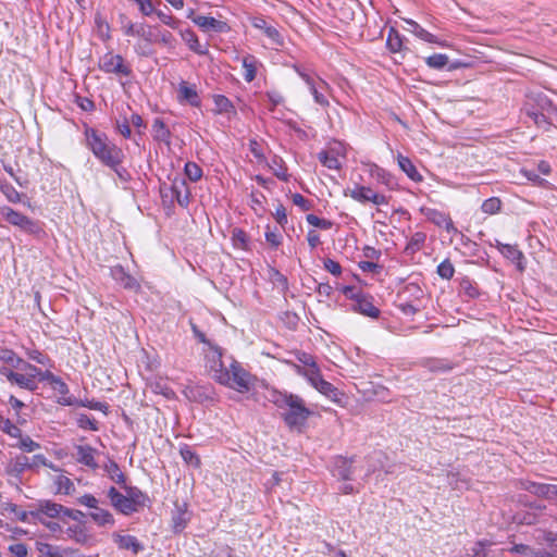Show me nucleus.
<instances>
[{
  "mask_svg": "<svg viewBox=\"0 0 557 557\" xmlns=\"http://www.w3.org/2000/svg\"><path fill=\"white\" fill-rule=\"evenodd\" d=\"M265 398L282 410V419L289 429H298L306 424L313 414L306 401L297 394L275 388L268 389Z\"/></svg>",
  "mask_w": 557,
  "mask_h": 557,
  "instance_id": "obj_1",
  "label": "nucleus"
},
{
  "mask_svg": "<svg viewBox=\"0 0 557 557\" xmlns=\"http://www.w3.org/2000/svg\"><path fill=\"white\" fill-rule=\"evenodd\" d=\"M86 145L94 156L104 165L119 173V166L124 160L123 150L109 140L108 136L94 128L85 131Z\"/></svg>",
  "mask_w": 557,
  "mask_h": 557,
  "instance_id": "obj_2",
  "label": "nucleus"
},
{
  "mask_svg": "<svg viewBox=\"0 0 557 557\" xmlns=\"http://www.w3.org/2000/svg\"><path fill=\"white\" fill-rule=\"evenodd\" d=\"M218 382L238 393H247L253 385L255 376L244 369L238 361L232 358V362L226 371L218 375Z\"/></svg>",
  "mask_w": 557,
  "mask_h": 557,
  "instance_id": "obj_3",
  "label": "nucleus"
},
{
  "mask_svg": "<svg viewBox=\"0 0 557 557\" xmlns=\"http://www.w3.org/2000/svg\"><path fill=\"white\" fill-rule=\"evenodd\" d=\"M0 213L10 224L20 227L28 234H36L40 231L37 222L10 207L4 206L0 208Z\"/></svg>",
  "mask_w": 557,
  "mask_h": 557,
  "instance_id": "obj_4",
  "label": "nucleus"
},
{
  "mask_svg": "<svg viewBox=\"0 0 557 557\" xmlns=\"http://www.w3.org/2000/svg\"><path fill=\"white\" fill-rule=\"evenodd\" d=\"M99 67L108 74H115L119 76H129L132 74L129 65L124 62L122 55L114 54L112 52L106 53L100 59Z\"/></svg>",
  "mask_w": 557,
  "mask_h": 557,
  "instance_id": "obj_5",
  "label": "nucleus"
},
{
  "mask_svg": "<svg viewBox=\"0 0 557 557\" xmlns=\"http://www.w3.org/2000/svg\"><path fill=\"white\" fill-rule=\"evenodd\" d=\"M205 356L207 364L213 373L214 380L218 382V375H221V373H224L227 369L222 360V348L214 344H210V346L205 350Z\"/></svg>",
  "mask_w": 557,
  "mask_h": 557,
  "instance_id": "obj_6",
  "label": "nucleus"
},
{
  "mask_svg": "<svg viewBox=\"0 0 557 557\" xmlns=\"http://www.w3.org/2000/svg\"><path fill=\"white\" fill-rule=\"evenodd\" d=\"M345 195H349L352 199L359 202L370 201L377 206L387 203L386 196L374 193L370 187L366 186H356L354 189L346 191Z\"/></svg>",
  "mask_w": 557,
  "mask_h": 557,
  "instance_id": "obj_7",
  "label": "nucleus"
},
{
  "mask_svg": "<svg viewBox=\"0 0 557 557\" xmlns=\"http://www.w3.org/2000/svg\"><path fill=\"white\" fill-rule=\"evenodd\" d=\"M64 510L65 507H63L60 504L45 500L40 502L38 505V509L36 511H32L30 513L37 518L42 523H46L44 517L48 518H57L60 517L61 519H64Z\"/></svg>",
  "mask_w": 557,
  "mask_h": 557,
  "instance_id": "obj_8",
  "label": "nucleus"
},
{
  "mask_svg": "<svg viewBox=\"0 0 557 557\" xmlns=\"http://www.w3.org/2000/svg\"><path fill=\"white\" fill-rule=\"evenodd\" d=\"M108 498L112 507L123 515H131L136 512V508L132 506L126 494L120 493L114 486H111L107 493Z\"/></svg>",
  "mask_w": 557,
  "mask_h": 557,
  "instance_id": "obj_9",
  "label": "nucleus"
},
{
  "mask_svg": "<svg viewBox=\"0 0 557 557\" xmlns=\"http://www.w3.org/2000/svg\"><path fill=\"white\" fill-rule=\"evenodd\" d=\"M250 23L255 28L263 32V34L270 39L272 45L283 46L284 39L276 27L270 25L262 16H253L250 18Z\"/></svg>",
  "mask_w": 557,
  "mask_h": 557,
  "instance_id": "obj_10",
  "label": "nucleus"
},
{
  "mask_svg": "<svg viewBox=\"0 0 557 557\" xmlns=\"http://www.w3.org/2000/svg\"><path fill=\"white\" fill-rule=\"evenodd\" d=\"M421 212L430 222L444 227L448 233H457V228L448 214L432 208H422Z\"/></svg>",
  "mask_w": 557,
  "mask_h": 557,
  "instance_id": "obj_11",
  "label": "nucleus"
},
{
  "mask_svg": "<svg viewBox=\"0 0 557 557\" xmlns=\"http://www.w3.org/2000/svg\"><path fill=\"white\" fill-rule=\"evenodd\" d=\"M29 467V458L25 455H18L12 458L5 466V474L16 480L15 484L22 482L23 472Z\"/></svg>",
  "mask_w": 557,
  "mask_h": 557,
  "instance_id": "obj_12",
  "label": "nucleus"
},
{
  "mask_svg": "<svg viewBox=\"0 0 557 557\" xmlns=\"http://www.w3.org/2000/svg\"><path fill=\"white\" fill-rule=\"evenodd\" d=\"M178 100L180 102H187L193 107L200 106V98L198 96L195 85H188L186 82H181L178 85Z\"/></svg>",
  "mask_w": 557,
  "mask_h": 557,
  "instance_id": "obj_13",
  "label": "nucleus"
},
{
  "mask_svg": "<svg viewBox=\"0 0 557 557\" xmlns=\"http://www.w3.org/2000/svg\"><path fill=\"white\" fill-rule=\"evenodd\" d=\"M301 76L309 86V89L314 98V101L323 107L329 106V101L322 92V90L326 88V83L323 82L322 79L314 81L306 74H302Z\"/></svg>",
  "mask_w": 557,
  "mask_h": 557,
  "instance_id": "obj_14",
  "label": "nucleus"
},
{
  "mask_svg": "<svg viewBox=\"0 0 557 557\" xmlns=\"http://www.w3.org/2000/svg\"><path fill=\"white\" fill-rule=\"evenodd\" d=\"M524 490L541 497L554 498L557 496V485L527 482L524 483Z\"/></svg>",
  "mask_w": 557,
  "mask_h": 557,
  "instance_id": "obj_15",
  "label": "nucleus"
},
{
  "mask_svg": "<svg viewBox=\"0 0 557 557\" xmlns=\"http://www.w3.org/2000/svg\"><path fill=\"white\" fill-rule=\"evenodd\" d=\"M95 448L88 445H78L76 446L75 458L79 463L85 465L86 467H89L95 470L98 468V465L95 460Z\"/></svg>",
  "mask_w": 557,
  "mask_h": 557,
  "instance_id": "obj_16",
  "label": "nucleus"
},
{
  "mask_svg": "<svg viewBox=\"0 0 557 557\" xmlns=\"http://www.w3.org/2000/svg\"><path fill=\"white\" fill-rule=\"evenodd\" d=\"M171 191L180 206L187 207L189 203V190L186 186L185 180L175 178L171 185Z\"/></svg>",
  "mask_w": 557,
  "mask_h": 557,
  "instance_id": "obj_17",
  "label": "nucleus"
},
{
  "mask_svg": "<svg viewBox=\"0 0 557 557\" xmlns=\"http://www.w3.org/2000/svg\"><path fill=\"white\" fill-rule=\"evenodd\" d=\"M193 22L205 32L212 29L222 33L226 28V24L224 22L211 16L199 15L193 18Z\"/></svg>",
  "mask_w": 557,
  "mask_h": 557,
  "instance_id": "obj_18",
  "label": "nucleus"
},
{
  "mask_svg": "<svg viewBox=\"0 0 557 557\" xmlns=\"http://www.w3.org/2000/svg\"><path fill=\"white\" fill-rule=\"evenodd\" d=\"M113 540L121 549L132 550L134 554H137L143 549V545L133 535H122L120 533H114Z\"/></svg>",
  "mask_w": 557,
  "mask_h": 557,
  "instance_id": "obj_19",
  "label": "nucleus"
},
{
  "mask_svg": "<svg viewBox=\"0 0 557 557\" xmlns=\"http://www.w3.org/2000/svg\"><path fill=\"white\" fill-rule=\"evenodd\" d=\"M497 247L499 248L500 252L512 262L517 263L518 269L520 271L524 270V267L522 265L523 260V253L517 248L515 245L509 244H502L497 242Z\"/></svg>",
  "mask_w": 557,
  "mask_h": 557,
  "instance_id": "obj_20",
  "label": "nucleus"
},
{
  "mask_svg": "<svg viewBox=\"0 0 557 557\" xmlns=\"http://www.w3.org/2000/svg\"><path fill=\"white\" fill-rule=\"evenodd\" d=\"M2 373L7 375V379L11 383L18 385L20 387L26 388L28 391H35L37 388L36 382L33 379H30L29 376H27L26 374L13 372V371L2 372Z\"/></svg>",
  "mask_w": 557,
  "mask_h": 557,
  "instance_id": "obj_21",
  "label": "nucleus"
},
{
  "mask_svg": "<svg viewBox=\"0 0 557 557\" xmlns=\"http://www.w3.org/2000/svg\"><path fill=\"white\" fill-rule=\"evenodd\" d=\"M89 517L99 527H112L115 523L113 515L99 506L89 513Z\"/></svg>",
  "mask_w": 557,
  "mask_h": 557,
  "instance_id": "obj_22",
  "label": "nucleus"
},
{
  "mask_svg": "<svg viewBox=\"0 0 557 557\" xmlns=\"http://www.w3.org/2000/svg\"><path fill=\"white\" fill-rule=\"evenodd\" d=\"M189 521L186 505L176 506V511L172 516V524L175 533L182 532Z\"/></svg>",
  "mask_w": 557,
  "mask_h": 557,
  "instance_id": "obj_23",
  "label": "nucleus"
},
{
  "mask_svg": "<svg viewBox=\"0 0 557 557\" xmlns=\"http://www.w3.org/2000/svg\"><path fill=\"white\" fill-rule=\"evenodd\" d=\"M397 161L399 168L414 182H421L423 180L422 175L418 172L414 164L411 160L403 154L397 156Z\"/></svg>",
  "mask_w": 557,
  "mask_h": 557,
  "instance_id": "obj_24",
  "label": "nucleus"
},
{
  "mask_svg": "<svg viewBox=\"0 0 557 557\" xmlns=\"http://www.w3.org/2000/svg\"><path fill=\"white\" fill-rule=\"evenodd\" d=\"M122 487L126 492V496L131 502L132 506L136 508V511L143 506H145L146 495L135 486H127L126 483L122 485Z\"/></svg>",
  "mask_w": 557,
  "mask_h": 557,
  "instance_id": "obj_25",
  "label": "nucleus"
},
{
  "mask_svg": "<svg viewBox=\"0 0 557 557\" xmlns=\"http://www.w3.org/2000/svg\"><path fill=\"white\" fill-rule=\"evenodd\" d=\"M422 366L431 372H447L453 369V363L446 359L429 358L422 361Z\"/></svg>",
  "mask_w": 557,
  "mask_h": 557,
  "instance_id": "obj_26",
  "label": "nucleus"
},
{
  "mask_svg": "<svg viewBox=\"0 0 557 557\" xmlns=\"http://www.w3.org/2000/svg\"><path fill=\"white\" fill-rule=\"evenodd\" d=\"M318 159L324 166L331 170H338L341 168L339 159L334 149L320 151Z\"/></svg>",
  "mask_w": 557,
  "mask_h": 557,
  "instance_id": "obj_27",
  "label": "nucleus"
},
{
  "mask_svg": "<svg viewBox=\"0 0 557 557\" xmlns=\"http://www.w3.org/2000/svg\"><path fill=\"white\" fill-rule=\"evenodd\" d=\"M351 460L338 457L334 466V474L342 480H351Z\"/></svg>",
  "mask_w": 557,
  "mask_h": 557,
  "instance_id": "obj_28",
  "label": "nucleus"
},
{
  "mask_svg": "<svg viewBox=\"0 0 557 557\" xmlns=\"http://www.w3.org/2000/svg\"><path fill=\"white\" fill-rule=\"evenodd\" d=\"M258 63V60L251 54L243 58L242 64L245 70L244 78L246 82L250 83L256 78Z\"/></svg>",
  "mask_w": 557,
  "mask_h": 557,
  "instance_id": "obj_29",
  "label": "nucleus"
},
{
  "mask_svg": "<svg viewBox=\"0 0 557 557\" xmlns=\"http://www.w3.org/2000/svg\"><path fill=\"white\" fill-rule=\"evenodd\" d=\"M406 25V30L414 34L418 38L426 42H436L435 36L422 28L417 22L407 20Z\"/></svg>",
  "mask_w": 557,
  "mask_h": 557,
  "instance_id": "obj_30",
  "label": "nucleus"
},
{
  "mask_svg": "<svg viewBox=\"0 0 557 557\" xmlns=\"http://www.w3.org/2000/svg\"><path fill=\"white\" fill-rule=\"evenodd\" d=\"M511 550L520 554L522 557H555L553 554L544 549H534L524 544H517L511 548Z\"/></svg>",
  "mask_w": 557,
  "mask_h": 557,
  "instance_id": "obj_31",
  "label": "nucleus"
},
{
  "mask_svg": "<svg viewBox=\"0 0 557 557\" xmlns=\"http://www.w3.org/2000/svg\"><path fill=\"white\" fill-rule=\"evenodd\" d=\"M104 470L110 476V479L116 484H120L122 486L126 483V478L115 461L109 460L104 465Z\"/></svg>",
  "mask_w": 557,
  "mask_h": 557,
  "instance_id": "obj_32",
  "label": "nucleus"
},
{
  "mask_svg": "<svg viewBox=\"0 0 557 557\" xmlns=\"http://www.w3.org/2000/svg\"><path fill=\"white\" fill-rule=\"evenodd\" d=\"M317 391L330 398L332 401L337 404L341 403L343 393H341L332 383L324 380L323 382H320Z\"/></svg>",
  "mask_w": 557,
  "mask_h": 557,
  "instance_id": "obj_33",
  "label": "nucleus"
},
{
  "mask_svg": "<svg viewBox=\"0 0 557 557\" xmlns=\"http://www.w3.org/2000/svg\"><path fill=\"white\" fill-rule=\"evenodd\" d=\"M182 39L188 45L189 49L194 52L203 55L207 53V50L201 49L199 40L196 34L191 29L181 30Z\"/></svg>",
  "mask_w": 557,
  "mask_h": 557,
  "instance_id": "obj_34",
  "label": "nucleus"
},
{
  "mask_svg": "<svg viewBox=\"0 0 557 557\" xmlns=\"http://www.w3.org/2000/svg\"><path fill=\"white\" fill-rule=\"evenodd\" d=\"M355 310L371 318H376L380 313V310L367 298L357 299Z\"/></svg>",
  "mask_w": 557,
  "mask_h": 557,
  "instance_id": "obj_35",
  "label": "nucleus"
},
{
  "mask_svg": "<svg viewBox=\"0 0 557 557\" xmlns=\"http://www.w3.org/2000/svg\"><path fill=\"white\" fill-rule=\"evenodd\" d=\"M386 46L393 53L400 52L404 50V42L400 34L395 29L391 28L386 39Z\"/></svg>",
  "mask_w": 557,
  "mask_h": 557,
  "instance_id": "obj_36",
  "label": "nucleus"
},
{
  "mask_svg": "<svg viewBox=\"0 0 557 557\" xmlns=\"http://www.w3.org/2000/svg\"><path fill=\"white\" fill-rule=\"evenodd\" d=\"M425 239H426V235L425 233L423 232H416L409 239L406 248H405V251L408 253V255H413L416 253L417 251H419L422 246L424 245L425 243Z\"/></svg>",
  "mask_w": 557,
  "mask_h": 557,
  "instance_id": "obj_37",
  "label": "nucleus"
},
{
  "mask_svg": "<svg viewBox=\"0 0 557 557\" xmlns=\"http://www.w3.org/2000/svg\"><path fill=\"white\" fill-rule=\"evenodd\" d=\"M153 137L156 140L169 144L171 136L170 129L161 119H156L152 124Z\"/></svg>",
  "mask_w": 557,
  "mask_h": 557,
  "instance_id": "obj_38",
  "label": "nucleus"
},
{
  "mask_svg": "<svg viewBox=\"0 0 557 557\" xmlns=\"http://www.w3.org/2000/svg\"><path fill=\"white\" fill-rule=\"evenodd\" d=\"M66 534L79 544H85L88 541V535L82 525H72L66 529Z\"/></svg>",
  "mask_w": 557,
  "mask_h": 557,
  "instance_id": "obj_39",
  "label": "nucleus"
},
{
  "mask_svg": "<svg viewBox=\"0 0 557 557\" xmlns=\"http://www.w3.org/2000/svg\"><path fill=\"white\" fill-rule=\"evenodd\" d=\"M0 360L14 368H18L21 363H24V360L21 359L13 350L7 348L0 349Z\"/></svg>",
  "mask_w": 557,
  "mask_h": 557,
  "instance_id": "obj_40",
  "label": "nucleus"
},
{
  "mask_svg": "<svg viewBox=\"0 0 557 557\" xmlns=\"http://www.w3.org/2000/svg\"><path fill=\"white\" fill-rule=\"evenodd\" d=\"M113 275L116 280L121 281L122 285L125 288H136L138 286L136 280L132 277L131 275L126 274L122 268H116L113 271Z\"/></svg>",
  "mask_w": 557,
  "mask_h": 557,
  "instance_id": "obj_41",
  "label": "nucleus"
},
{
  "mask_svg": "<svg viewBox=\"0 0 557 557\" xmlns=\"http://www.w3.org/2000/svg\"><path fill=\"white\" fill-rule=\"evenodd\" d=\"M122 27L126 36H140L147 39L145 26L143 24L136 25L129 21L122 22Z\"/></svg>",
  "mask_w": 557,
  "mask_h": 557,
  "instance_id": "obj_42",
  "label": "nucleus"
},
{
  "mask_svg": "<svg viewBox=\"0 0 557 557\" xmlns=\"http://www.w3.org/2000/svg\"><path fill=\"white\" fill-rule=\"evenodd\" d=\"M448 57L443 53H435L425 59L426 64L435 70H442L448 64Z\"/></svg>",
  "mask_w": 557,
  "mask_h": 557,
  "instance_id": "obj_43",
  "label": "nucleus"
},
{
  "mask_svg": "<svg viewBox=\"0 0 557 557\" xmlns=\"http://www.w3.org/2000/svg\"><path fill=\"white\" fill-rule=\"evenodd\" d=\"M437 274L444 280H450L454 276L455 268L449 259H445L437 265Z\"/></svg>",
  "mask_w": 557,
  "mask_h": 557,
  "instance_id": "obj_44",
  "label": "nucleus"
},
{
  "mask_svg": "<svg viewBox=\"0 0 557 557\" xmlns=\"http://www.w3.org/2000/svg\"><path fill=\"white\" fill-rule=\"evenodd\" d=\"M502 201L497 197H492L482 203V211L487 214H495L500 210Z\"/></svg>",
  "mask_w": 557,
  "mask_h": 557,
  "instance_id": "obj_45",
  "label": "nucleus"
},
{
  "mask_svg": "<svg viewBox=\"0 0 557 557\" xmlns=\"http://www.w3.org/2000/svg\"><path fill=\"white\" fill-rule=\"evenodd\" d=\"M185 174L191 182H198L202 176L201 168L195 162H187L185 164Z\"/></svg>",
  "mask_w": 557,
  "mask_h": 557,
  "instance_id": "obj_46",
  "label": "nucleus"
},
{
  "mask_svg": "<svg viewBox=\"0 0 557 557\" xmlns=\"http://www.w3.org/2000/svg\"><path fill=\"white\" fill-rule=\"evenodd\" d=\"M214 104L216 113H227L233 109L232 102L223 95L214 96Z\"/></svg>",
  "mask_w": 557,
  "mask_h": 557,
  "instance_id": "obj_47",
  "label": "nucleus"
},
{
  "mask_svg": "<svg viewBox=\"0 0 557 557\" xmlns=\"http://www.w3.org/2000/svg\"><path fill=\"white\" fill-rule=\"evenodd\" d=\"M39 466L48 467V468H50V469H52L53 471H57V472L60 471V469L58 467H55L52 462L48 461V459L44 455H35V456H33L32 461L29 460L28 469H35V468H37Z\"/></svg>",
  "mask_w": 557,
  "mask_h": 557,
  "instance_id": "obj_48",
  "label": "nucleus"
},
{
  "mask_svg": "<svg viewBox=\"0 0 557 557\" xmlns=\"http://www.w3.org/2000/svg\"><path fill=\"white\" fill-rule=\"evenodd\" d=\"M54 483L58 487V492L70 494L71 490H73L72 481L63 474H58L54 479Z\"/></svg>",
  "mask_w": 557,
  "mask_h": 557,
  "instance_id": "obj_49",
  "label": "nucleus"
},
{
  "mask_svg": "<svg viewBox=\"0 0 557 557\" xmlns=\"http://www.w3.org/2000/svg\"><path fill=\"white\" fill-rule=\"evenodd\" d=\"M17 447L26 453H32L40 448V445L33 441L29 436L21 435Z\"/></svg>",
  "mask_w": 557,
  "mask_h": 557,
  "instance_id": "obj_50",
  "label": "nucleus"
},
{
  "mask_svg": "<svg viewBox=\"0 0 557 557\" xmlns=\"http://www.w3.org/2000/svg\"><path fill=\"white\" fill-rule=\"evenodd\" d=\"M181 456L186 463L191 465L195 468L200 467V458L190 448H182Z\"/></svg>",
  "mask_w": 557,
  "mask_h": 557,
  "instance_id": "obj_51",
  "label": "nucleus"
},
{
  "mask_svg": "<svg viewBox=\"0 0 557 557\" xmlns=\"http://www.w3.org/2000/svg\"><path fill=\"white\" fill-rule=\"evenodd\" d=\"M247 234L243 230L235 228L233 231L232 240L234 247L245 249L247 246Z\"/></svg>",
  "mask_w": 557,
  "mask_h": 557,
  "instance_id": "obj_52",
  "label": "nucleus"
},
{
  "mask_svg": "<svg viewBox=\"0 0 557 557\" xmlns=\"http://www.w3.org/2000/svg\"><path fill=\"white\" fill-rule=\"evenodd\" d=\"M306 219H307V222L314 227H319L322 230H329L332 227L331 221L321 219L314 214H308Z\"/></svg>",
  "mask_w": 557,
  "mask_h": 557,
  "instance_id": "obj_53",
  "label": "nucleus"
},
{
  "mask_svg": "<svg viewBox=\"0 0 557 557\" xmlns=\"http://www.w3.org/2000/svg\"><path fill=\"white\" fill-rule=\"evenodd\" d=\"M521 173L529 181H531L533 184L540 187H547L549 185V183L546 180L541 178L533 170L522 169Z\"/></svg>",
  "mask_w": 557,
  "mask_h": 557,
  "instance_id": "obj_54",
  "label": "nucleus"
},
{
  "mask_svg": "<svg viewBox=\"0 0 557 557\" xmlns=\"http://www.w3.org/2000/svg\"><path fill=\"white\" fill-rule=\"evenodd\" d=\"M460 292L467 295L470 298H475L478 296V288L473 285L471 280L462 278L460 282Z\"/></svg>",
  "mask_w": 557,
  "mask_h": 557,
  "instance_id": "obj_55",
  "label": "nucleus"
},
{
  "mask_svg": "<svg viewBox=\"0 0 557 557\" xmlns=\"http://www.w3.org/2000/svg\"><path fill=\"white\" fill-rule=\"evenodd\" d=\"M77 424L79 428L85 430H98L97 421L87 414H79L77 418Z\"/></svg>",
  "mask_w": 557,
  "mask_h": 557,
  "instance_id": "obj_56",
  "label": "nucleus"
},
{
  "mask_svg": "<svg viewBox=\"0 0 557 557\" xmlns=\"http://www.w3.org/2000/svg\"><path fill=\"white\" fill-rule=\"evenodd\" d=\"M306 379L310 382V384L317 389L320 382H323L324 379L322 377L320 370L317 367L309 368V373H306Z\"/></svg>",
  "mask_w": 557,
  "mask_h": 557,
  "instance_id": "obj_57",
  "label": "nucleus"
},
{
  "mask_svg": "<svg viewBox=\"0 0 557 557\" xmlns=\"http://www.w3.org/2000/svg\"><path fill=\"white\" fill-rule=\"evenodd\" d=\"M2 431L9 434L11 437H21L22 430L13 424L9 419L3 421Z\"/></svg>",
  "mask_w": 557,
  "mask_h": 557,
  "instance_id": "obj_58",
  "label": "nucleus"
},
{
  "mask_svg": "<svg viewBox=\"0 0 557 557\" xmlns=\"http://www.w3.org/2000/svg\"><path fill=\"white\" fill-rule=\"evenodd\" d=\"M292 200H293V203L297 207H299L300 209H302L304 211H308L311 209V203L308 199H306L302 195L300 194H293L292 195Z\"/></svg>",
  "mask_w": 557,
  "mask_h": 557,
  "instance_id": "obj_59",
  "label": "nucleus"
},
{
  "mask_svg": "<svg viewBox=\"0 0 557 557\" xmlns=\"http://www.w3.org/2000/svg\"><path fill=\"white\" fill-rule=\"evenodd\" d=\"M157 15L158 17L160 18V21L162 23H164L165 25L176 29L178 27V24H180V21H177L176 18H174L172 15L170 14H166L162 11H157Z\"/></svg>",
  "mask_w": 557,
  "mask_h": 557,
  "instance_id": "obj_60",
  "label": "nucleus"
},
{
  "mask_svg": "<svg viewBox=\"0 0 557 557\" xmlns=\"http://www.w3.org/2000/svg\"><path fill=\"white\" fill-rule=\"evenodd\" d=\"M265 96L268 100L271 102V107L269 108L271 111H273L274 108L281 104L284 100L283 96L276 90L268 91Z\"/></svg>",
  "mask_w": 557,
  "mask_h": 557,
  "instance_id": "obj_61",
  "label": "nucleus"
},
{
  "mask_svg": "<svg viewBox=\"0 0 557 557\" xmlns=\"http://www.w3.org/2000/svg\"><path fill=\"white\" fill-rule=\"evenodd\" d=\"M324 268L326 271H329L330 273H332L333 275H341L342 273V267L341 264L333 260V259H326L324 261Z\"/></svg>",
  "mask_w": 557,
  "mask_h": 557,
  "instance_id": "obj_62",
  "label": "nucleus"
},
{
  "mask_svg": "<svg viewBox=\"0 0 557 557\" xmlns=\"http://www.w3.org/2000/svg\"><path fill=\"white\" fill-rule=\"evenodd\" d=\"M9 550L15 557H26L27 556V546L23 543H15L9 546Z\"/></svg>",
  "mask_w": 557,
  "mask_h": 557,
  "instance_id": "obj_63",
  "label": "nucleus"
},
{
  "mask_svg": "<svg viewBox=\"0 0 557 557\" xmlns=\"http://www.w3.org/2000/svg\"><path fill=\"white\" fill-rule=\"evenodd\" d=\"M79 504L87 506L95 510L98 507V499L90 494H85L78 498Z\"/></svg>",
  "mask_w": 557,
  "mask_h": 557,
  "instance_id": "obj_64",
  "label": "nucleus"
}]
</instances>
